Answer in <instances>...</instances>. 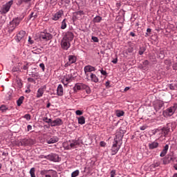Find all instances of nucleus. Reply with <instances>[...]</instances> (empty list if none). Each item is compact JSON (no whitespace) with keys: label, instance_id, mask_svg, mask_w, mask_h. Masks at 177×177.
I'll use <instances>...</instances> for the list:
<instances>
[{"label":"nucleus","instance_id":"nucleus-12","mask_svg":"<svg viewBox=\"0 0 177 177\" xmlns=\"http://www.w3.org/2000/svg\"><path fill=\"white\" fill-rule=\"evenodd\" d=\"M86 88V84L83 83H77L73 87L74 92H77V91H82V89Z\"/></svg>","mask_w":177,"mask_h":177},{"label":"nucleus","instance_id":"nucleus-53","mask_svg":"<svg viewBox=\"0 0 177 177\" xmlns=\"http://www.w3.org/2000/svg\"><path fill=\"white\" fill-rule=\"evenodd\" d=\"M167 159L169 161V162H171V161H175V158L168 157Z\"/></svg>","mask_w":177,"mask_h":177},{"label":"nucleus","instance_id":"nucleus-39","mask_svg":"<svg viewBox=\"0 0 177 177\" xmlns=\"http://www.w3.org/2000/svg\"><path fill=\"white\" fill-rule=\"evenodd\" d=\"M32 17H33V20L34 19H37V14H34V12H31V14L30 15V20H31Z\"/></svg>","mask_w":177,"mask_h":177},{"label":"nucleus","instance_id":"nucleus-42","mask_svg":"<svg viewBox=\"0 0 177 177\" xmlns=\"http://www.w3.org/2000/svg\"><path fill=\"white\" fill-rule=\"evenodd\" d=\"M28 44H30V45H32V44H34V40H32V38H31L30 36L28 37Z\"/></svg>","mask_w":177,"mask_h":177},{"label":"nucleus","instance_id":"nucleus-61","mask_svg":"<svg viewBox=\"0 0 177 177\" xmlns=\"http://www.w3.org/2000/svg\"><path fill=\"white\" fill-rule=\"evenodd\" d=\"M77 14L78 15H84V11H82V10H80V11H79L78 12H77Z\"/></svg>","mask_w":177,"mask_h":177},{"label":"nucleus","instance_id":"nucleus-17","mask_svg":"<svg viewBox=\"0 0 177 177\" xmlns=\"http://www.w3.org/2000/svg\"><path fill=\"white\" fill-rule=\"evenodd\" d=\"M64 39H66V41H69L71 42L73 39H74V34H73L71 32H67L64 37H63Z\"/></svg>","mask_w":177,"mask_h":177},{"label":"nucleus","instance_id":"nucleus-29","mask_svg":"<svg viewBox=\"0 0 177 177\" xmlns=\"http://www.w3.org/2000/svg\"><path fill=\"white\" fill-rule=\"evenodd\" d=\"M23 102H24V96H21L17 100V104L19 107L23 104Z\"/></svg>","mask_w":177,"mask_h":177},{"label":"nucleus","instance_id":"nucleus-15","mask_svg":"<svg viewBox=\"0 0 177 177\" xmlns=\"http://www.w3.org/2000/svg\"><path fill=\"white\" fill-rule=\"evenodd\" d=\"M84 70L86 76H88V73H92V71H96V68L91 65H87L84 66Z\"/></svg>","mask_w":177,"mask_h":177},{"label":"nucleus","instance_id":"nucleus-6","mask_svg":"<svg viewBox=\"0 0 177 177\" xmlns=\"http://www.w3.org/2000/svg\"><path fill=\"white\" fill-rule=\"evenodd\" d=\"M80 146V142L77 140L69 141L66 147V150H71V149H77Z\"/></svg>","mask_w":177,"mask_h":177},{"label":"nucleus","instance_id":"nucleus-11","mask_svg":"<svg viewBox=\"0 0 177 177\" xmlns=\"http://www.w3.org/2000/svg\"><path fill=\"white\" fill-rule=\"evenodd\" d=\"M61 46L62 49H64L65 50H67L68 48H70V41L66 40V39H62L61 42Z\"/></svg>","mask_w":177,"mask_h":177},{"label":"nucleus","instance_id":"nucleus-59","mask_svg":"<svg viewBox=\"0 0 177 177\" xmlns=\"http://www.w3.org/2000/svg\"><path fill=\"white\" fill-rule=\"evenodd\" d=\"M130 35H131V37H136V35L133 32H130Z\"/></svg>","mask_w":177,"mask_h":177},{"label":"nucleus","instance_id":"nucleus-47","mask_svg":"<svg viewBox=\"0 0 177 177\" xmlns=\"http://www.w3.org/2000/svg\"><path fill=\"white\" fill-rule=\"evenodd\" d=\"M91 39L93 41V42H99V39L95 36H93Z\"/></svg>","mask_w":177,"mask_h":177},{"label":"nucleus","instance_id":"nucleus-20","mask_svg":"<svg viewBox=\"0 0 177 177\" xmlns=\"http://www.w3.org/2000/svg\"><path fill=\"white\" fill-rule=\"evenodd\" d=\"M163 106H164V102L161 101L157 102L153 105L154 110H156V111H159V110H161V108H162Z\"/></svg>","mask_w":177,"mask_h":177},{"label":"nucleus","instance_id":"nucleus-43","mask_svg":"<svg viewBox=\"0 0 177 177\" xmlns=\"http://www.w3.org/2000/svg\"><path fill=\"white\" fill-rule=\"evenodd\" d=\"M75 114L76 115H82V114H84V112H82V111L77 110L75 111Z\"/></svg>","mask_w":177,"mask_h":177},{"label":"nucleus","instance_id":"nucleus-26","mask_svg":"<svg viewBox=\"0 0 177 177\" xmlns=\"http://www.w3.org/2000/svg\"><path fill=\"white\" fill-rule=\"evenodd\" d=\"M57 93L59 96H63V86L59 84L57 88Z\"/></svg>","mask_w":177,"mask_h":177},{"label":"nucleus","instance_id":"nucleus-40","mask_svg":"<svg viewBox=\"0 0 177 177\" xmlns=\"http://www.w3.org/2000/svg\"><path fill=\"white\" fill-rule=\"evenodd\" d=\"M24 118H26V120H27L28 121H30V120H31V115L30 114H26L24 116Z\"/></svg>","mask_w":177,"mask_h":177},{"label":"nucleus","instance_id":"nucleus-21","mask_svg":"<svg viewBox=\"0 0 177 177\" xmlns=\"http://www.w3.org/2000/svg\"><path fill=\"white\" fill-rule=\"evenodd\" d=\"M160 144L157 141H153L148 145V147L149 150H154V149H157Z\"/></svg>","mask_w":177,"mask_h":177},{"label":"nucleus","instance_id":"nucleus-5","mask_svg":"<svg viewBox=\"0 0 177 177\" xmlns=\"http://www.w3.org/2000/svg\"><path fill=\"white\" fill-rule=\"evenodd\" d=\"M41 158H46V160H49L50 161H53L54 162H59V161H60L59 155L56 153H51L48 156L41 155Z\"/></svg>","mask_w":177,"mask_h":177},{"label":"nucleus","instance_id":"nucleus-8","mask_svg":"<svg viewBox=\"0 0 177 177\" xmlns=\"http://www.w3.org/2000/svg\"><path fill=\"white\" fill-rule=\"evenodd\" d=\"M176 109H177L176 105H174L173 106H170L165 111H164V114H166V115H169V117H171V115H174V114L176 111Z\"/></svg>","mask_w":177,"mask_h":177},{"label":"nucleus","instance_id":"nucleus-57","mask_svg":"<svg viewBox=\"0 0 177 177\" xmlns=\"http://www.w3.org/2000/svg\"><path fill=\"white\" fill-rule=\"evenodd\" d=\"M146 128H147V127L146 126H142L140 127V131H145V129H146Z\"/></svg>","mask_w":177,"mask_h":177},{"label":"nucleus","instance_id":"nucleus-4","mask_svg":"<svg viewBox=\"0 0 177 177\" xmlns=\"http://www.w3.org/2000/svg\"><path fill=\"white\" fill-rule=\"evenodd\" d=\"M121 145H122V142H118L117 140L113 141V144L111 149V156H115V154L118 153V151L121 149Z\"/></svg>","mask_w":177,"mask_h":177},{"label":"nucleus","instance_id":"nucleus-28","mask_svg":"<svg viewBox=\"0 0 177 177\" xmlns=\"http://www.w3.org/2000/svg\"><path fill=\"white\" fill-rule=\"evenodd\" d=\"M16 85L18 88H22L23 87V82H21V79L19 77H17L15 80Z\"/></svg>","mask_w":177,"mask_h":177},{"label":"nucleus","instance_id":"nucleus-23","mask_svg":"<svg viewBox=\"0 0 177 177\" xmlns=\"http://www.w3.org/2000/svg\"><path fill=\"white\" fill-rule=\"evenodd\" d=\"M168 149H169V145H166L162 151H161L160 154V157H165V156L167 155V153H168Z\"/></svg>","mask_w":177,"mask_h":177},{"label":"nucleus","instance_id":"nucleus-51","mask_svg":"<svg viewBox=\"0 0 177 177\" xmlns=\"http://www.w3.org/2000/svg\"><path fill=\"white\" fill-rule=\"evenodd\" d=\"M100 145L101 147H106V143L104 142V141H101L100 142Z\"/></svg>","mask_w":177,"mask_h":177},{"label":"nucleus","instance_id":"nucleus-45","mask_svg":"<svg viewBox=\"0 0 177 177\" xmlns=\"http://www.w3.org/2000/svg\"><path fill=\"white\" fill-rule=\"evenodd\" d=\"M99 71H100L102 75H107V72L103 70V68H102V70H99Z\"/></svg>","mask_w":177,"mask_h":177},{"label":"nucleus","instance_id":"nucleus-31","mask_svg":"<svg viewBox=\"0 0 177 177\" xmlns=\"http://www.w3.org/2000/svg\"><path fill=\"white\" fill-rule=\"evenodd\" d=\"M93 23H100L102 21V17L96 16L93 19Z\"/></svg>","mask_w":177,"mask_h":177},{"label":"nucleus","instance_id":"nucleus-38","mask_svg":"<svg viewBox=\"0 0 177 177\" xmlns=\"http://www.w3.org/2000/svg\"><path fill=\"white\" fill-rule=\"evenodd\" d=\"M145 51H146V48L145 47H141L140 48L138 53H139V55H140V56H142V55H143Z\"/></svg>","mask_w":177,"mask_h":177},{"label":"nucleus","instance_id":"nucleus-25","mask_svg":"<svg viewBox=\"0 0 177 177\" xmlns=\"http://www.w3.org/2000/svg\"><path fill=\"white\" fill-rule=\"evenodd\" d=\"M45 93V89L44 87H41L38 89L37 93V97H42L44 93Z\"/></svg>","mask_w":177,"mask_h":177},{"label":"nucleus","instance_id":"nucleus-48","mask_svg":"<svg viewBox=\"0 0 177 177\" xmlns=\"http://www.w3.org/2000/svg\"><path fill=\"white\" fill-rule=\"evenodd\" d=\"M110 175H111V177H114V176H115V170H112V171L110 172Z\"/></svg>","mask_w":177,"mask_h":177},{"label":"nucleus","instance_id":"nucleus-32","mask_svg":"<svg viewBox=\"0 0 177 177\" xmlns=\"http://www.w3.org/2000/svg\"><path fill=\"white\" fill-rule=\"evenodd\" d=\"M125 113L123 111L118 110L116 111L117 117H122Z\"/></svg>","mask_w":177,"mask_h":177},{"label":"nucleus","instance_id":"nucleus-30","mask_svg":"<svg viewBox=\"0 0 177 177\" xmlns=\"http://www.w3.org/2000/svg\"><path fill=\"white\" fill-rule=\"evenodd\" d=\"M78 124L80 125H84V124H85V118L84 116L78 118Z\"/></svg>","mask_w":177,"mask_h":177},{"label":"nucleus","instance_id":"nucleus-49","mask_svg":"<svg viewBox=\"0 0 177 177\" xmlns=\"http://www.w3.org/2000/svg\"><path fill=\"white\" fill-rule=\"evenodd\" d=\"M39 68L42 69V71H45V64H39Z\"/></svg>","mask_w":177,"mask_h":177},{"label":"nucleus","instance_id":"nucleus-34","mask_svg":"<svg viewBox=\"0 0 177 177\" xmlns=\"http://www.w3.org/2000/svg\"><path fill=\"white\" fill-rule=\"evenodd\" d=\"M80 175V170H75V171L72 172L71 177H77Z\"/></svg>","mask_w":177,"mask_h":177},{"label":"nucleus","instance_id":"nucleus-13","mask_svg":"<svg viewBox=\"0 0 177 177\" xmlns=\"http://www.w3.org/2000/svg\"><path fill=\"white\" fill-rule=\"evenodd\" d=\"M60 125H63V120L60 118H57L55 120H51V127H60Z\"/></svg>","mask_w":177,"mask_h":177},{"label":"nucleus","instance_id":"nucleus-36","mask_svg":"<svg viewBox=\"0 0 177 177\" xmlns=\"http://www.w3.org/2000/svg\"><path fill=\"white\" fill-rule=\"evenodd\" d=\"M43 121L47 124H52V119H49L47 117L43 118Z\"/></svg>","mask_w":177,"mask_h":177},{"label":"nucleus","instance_id":"nucleus-37","mask_svg":"<svg viewBox=\"0 0 177 177\" xmlns=\"http://www.w3.org/2000/svg\"><path fill=\"white\" fill-rule=\"evenodd\" d=\"M67 27V24L66 23V19H64L62 22L61 28L62 30H64Z\"/></svg>","mask_w":177,"mask_h":177},{"label":"nucleus","instance_id":"nucleus-22","mask_svg":"<svg viewBox=\"0 0 177 177\" xmlns=\"http://www.w3.org/2000/svg\"><path fill=\"white\" fill-rule=\"evenodd\" d=\"M21 146H28L31 145V139L24 138L20 142Z\"/></svg>","mask_w":177,"mask_h":177},{"label":"nucleus","instance_id":"nucleus-54","mask_svg":"<svg viewBox=\"0 0 177 177\" xmlns=\"http://www.w3.org/2000/svg\"><path fill=\"white\" fill-rule=\"evenodd\" d=\"M23 70H28V64H26L23 66Z\"/></svg>","mask_w":177,"mask_h":177},{"label":"nucleus","instance_id":"nucleus-58","mask_svg":"<svg viewBox=\"0 0 177 177\" xmlns=\"http://www.w3.org/2000/svg\"><path fill=\"white\" fill-rule=\"evenodd\" d=\"M118 62V59L117 58L114 59L113 61H112V63H113L114 64H117V62Z\"/></svg>","mask_w":177,"mask_h":177},{"label":"nucleus","instance_id":"nucleus-64","mask_svg":"<svg viewBox=\"0 0 177 177\" xmlns=\"http://www.w3.org/2000/svg\"><path fill=\"white\" fill-rule=\"evenodd\" d=\"M174 168L177 171V164L174 165Z\"/></svg>","mask_w":177,"mask_h":177},{"label":"nucleus","instance_id":"nucleus-33","mask_svg":"<svg viewBox=\"0 0 177 177\" xmlns=\"http://www.w3.org/2000/svg\"><path fill=\"white\" fill-rule=\"evenodd\" d=\"M8 110H9V108H8L6 106H5V105L1 106V113H5V112L8 111Z\"/></svg>","mask_w":177,"mask_h":177},{"label":"nucleus","instance_id":"nucleus-2","mask_svg":"<svg viewBox=\"0 0 177 177\" xmlns=\"http://www.w3.org/2000/svg\"><path fill=\"white\" fill-rule=\"evenodd\" d=\"M52 38V35L48 32H41L39 34V39L41 41H44L45 42H48V41H50Z\"/></svg>","mask_w":177,"mask_h":177},{"label":"nucleus","instance_id":"nucleus-56","mask_svg":"<svg viewBox=\"0 0 177 177\" xmlns=\"http://www.w3.org/2000/svg\"><path fill=\"white\" fill-rule=\"evenodd\" d=\"M21 3L25 2V3H28V2H31V0H20Z\"/></svg>","mask_w":177,"mask_h":177},{"label":"nucleus","instance_id":"nucleus-27","mask_svg":"<svg viewBox=\"0 0 177 177\" xmlns=\"http://www.w3.org/2000/svg\"><path fill=\"white\" fill-rule=\"evenodd\" d=\"M91 80L92 81V82H95V84L99 82V77H97V76H96V75L93 74V73H91Z\"/></svg>","mask_w":177,"mask_h":177},{"label":"nucleus","instance_id":"nucleus-41","mask_svg":"<svg viewBox=\"0 0 177 177\" xmlns=\"http://www.w3.org/2000/svg\"><path fill=\"white\" fill-rule=\"evenodd\" d=\"M169 88L171 91H175V88H176V84H169Z\"/></svg>","mask_w":177,"mask_h":177},{"label":"nucleus","instance_id":"nucleus-50","mask_svg":"<svg viewBox=\"0 0 177 177\" xmlns=\"http://www.w3.org/2000/svg\"><path fill=\"white\" fill-rule=\"evenodd\" d=\"M163 164H164V165H167L169 164V160H168V158L166 160H163Z\"/></svg>","mask_w":177,"mask_h":177},{"label":"nucleus","instance_id":"nucleus-9","mask_svg":"<svg viewBox=\"0 0 177 177\" xmlns=\"http://www.w3.org/2000/svg\"><path fill=\"white\" fill-rule=\"evenodd\" d=\"M68 62L65 64L64 67H69V66L74 64L77 62V57L75 55H68Z\"/></svg>","mask_w":177,"mask_h":177},{"label":"nucleus","instance_id":"nucleus-63","mask_svg":"<svg viewBox=\"0 0 177 177\" xmlns=\"http://www.w3.org/2000/svg\"><path fill=\"white\" fill-rule=\"evenodd\" d=\"M127 91H129V87H125L124 91L127 92Z\"/></svg>","mask_w":177,"mask_h":177},{"label":"nucleus","instance_id":"nucleus-14","mask_svg":"<svg viewBox=\"0 0 177 177\" xmlns=\"http://www.w3.org/2000/svg\"><path fill=\"white\" fill-rule=\"evenodd\" d=\"M73 81V75H68L66 76H64L62 82L65 85H68L69 82H71Z\"/></svg>","mask_w":177,"mask_h":177},{"label":"nucleus","instance_id":"nucleus-24","mask_svg":"<svg viewBox=\"0 0 177 177\" xmlns=\"http://www.w3.org/2000/svg\"><path fill=\"white\" fill-rule=\"evenodd\" d=\"M170 129H171L169 128V124H167V127H163L162 129V133H163V135H165V136H167V135L169 133Z\"/></svg>","mask_w":177,"mask_h":177},{"label":"nucleus","instance_id":"nucleus-60","mask_svg":"<svg viewBox=\"0 0 177 177\" xmlns=\"http://www.w3.org/2000/svg\"><path fill=\"white\" fill-rule=\"evenodd\" d=\"M28 81L29 82H32L34 81V79H33V78H28Z\"/></svg>","mask_w":177,"mask_h":177},{"label":"nucleus","instance_id":"nucleus-10","mask_svg":"<svg viewBox=\"0 0 177 177\" xmlns=\"http://www.w3.org/2000/svg\"><path fill=\"white\" fill-rule=\"evenodd\" d=\"M122 138H124V130H120L119 131L116 132V138L114 139V141L122 143Z\"/></svg>","mask_w":177,"mask_h":177},{"label":"nucleus","instance_id":"nucleus-7","mask_svg":"<svg viewBox=\"0 0 177 177\" xmlns=\"http://www.w3.org/2000/svg\"><path fill=\"white\" fill-rule=\"evenodd\" d=\"M41 175L44 174V177H58L57 176V171L55 170H48L47 171H42L41 172Z\"/></svg>","mask_w":177,"mask_h":177},{"label":"nucleus","instance_id":"nucleus-62","mask_svg":"<svg viewBox=\"0 0 177 177\" xmlns=\"http://www.w3.org/2000/svg\"><path fill=\"white\" fill-rule=\"evenodd\" d=\"M147 32H151V29L147 28Z\"/></svg>","mask_w":177,"mask_h":177},{"label":"nucleus","instance_id":"nucleus-46","mask_svg":"<svg viewBox=\"0 0 177 177\" xmlns=\"http://www.w3.org/2000/svg\"><path fill=\"white\" fill-rule=\"evenodd\" d=\"M160 162H156L153 165H152V167L153 168H157V167H160Z\"/></svg>","mask_w":177,"mask_h":177},{"label":"nucleus","instance_id":"nucleus-1","mask_svg":"<svg viewBox=\"0 0 177 177\" xmlns=\"http://www.w3.org/2000/svg\"><path fill=\"white\" fill-rule=\"evenodd\" d=\"M12 5H13V1H10L8 3L3 6L1 9V15H3V16H1V19H3L1 23H5V21H6V15H5L10 10Z\"/></svg>","mask_w":177,"mask_h":177},{"label":"nucleus","instance_id":"nucleus-19","mask_svg":"<svg viewBox=\"0 0 177 177\" xmlns=\"http://www.w3.org/2000/svg\"><path fill=\"white\" fill-rule=\"evenodd\" d=\"M26 35V31L24 30H21L16 36L15 39L17 41V42H20V40L22 38H24Z\"/></svg>","mask_w":177,"mask_h":177},{"label":"nucleus","instance_id":"nucleus-44","mask_svg":"<svg viewBox=\"0 0 177 177\" xmlns=\"http://www.w3.org/2000/svg\"><path fill=\"white\" fill-rule=\"evenodd\" d=\"M84 89L86 90V92L88 95H89V93H91V88H89V86H88V85H86V87Z\"/></svg>","mask_w":177,"mask_h":177},{"label":"nucleus","instance_id":"nucleus-35","mask_svg":"<svg viewBox=\"0 0 177 177\" xmlns=\"http://www.w3.org/2000/svg\"><path fill=\"white\" fill-rule=\"evenodd\" d=\"M30 174L31 177H36L35 176V168L32 167L30 170Z\"/></svg>","mask_w":177,"mask_h":177},{"label":"nucleus","instance_id":"nucleus-52","mask_svg":"<svg viewBox=\"0 0 177 177\" xmlns=\"http://www.w3.org/2000/svg\"><path fill=\"white\" fill-rule=\"evenodd\" d=\"M31 129H32V126H31V125H28L27 126V131H28H28H31Z\"/></svg>","mask_w":177,"mask_h":177},{"label":"nucleus","instance_id":"nucleus-3","mask_svg":"<svg viewBox=\"0 0 177 177\" xmlns=\"http://www.w3.org/2000/svg\"><path fill=\"white\" fill-rule=\"evenodd\" d=\"M20 21H21L20 18H15L11 22H10V24L8 25L9 32H12L15 28H16V27L20 24Z\"/></svg>","mask_w":177,"mask_h":177},{"label":"nucleus","instance_id":"nucleus-55","mask_svg":"<svg viewBox=\"0 0 177 177\" xmlns=\"http://www.w3.org/2000/svg\"><path fill=\"white\" fill-rule=\"evenodd\" d=\"M144 66H149V61L148 60H145L143 62Z\"/></svg>","mask_w":177,"mask_h":177},{"label":"nucleus","instance_id":"nucleus-18","mask_svg":"<svg viewBox=\"0 0 177 177\" xmlns=\"http://www.w3.org/2000/svg\"><path fill=\"white\" fill-rule=\"evenodd\" d=\"M57 142H59V138H57V136H53L50 138L46 139V143H48V145L57 143Z\"/></svg>","mask_w":177,"mask_h":177},{"label":"nucleus","instance_id":"nucleus-16","mask_svg":"<svg viewBox=\"0 0 177 177\" xmlns=\"http://www.w3.org/2000/svg\"><path fill=\"white\" fill-rule=\"evenodd\" d=\"M62 16H63V11L59 10L53 15L52 20H54V21H57V20H59V19H60Z\"/></svg>","mask_w":177,"mask_h":177}]
</instances>
